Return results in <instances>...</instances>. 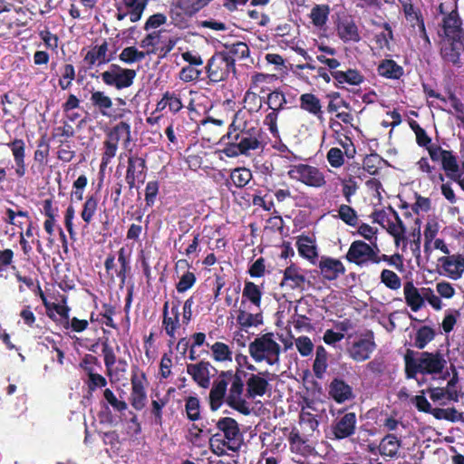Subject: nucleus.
<instances>
[{"label":"nucleus","instance_id":"nucleus-1","mask_svg":"<svg viewBox=\"0 0 464 464\" xmlns=\"http://www.w3.org/2000/svg\"><path fill=\"white\" fill-rule=\"evenodd\" d=\"M227 138L230 142L225 147L223 152L227 157H237L246 154L249 150H256L260 146V131L258 129L247 128L245 113L237 111L229 126Z\"/></svg>","mask_w":464,"mask_h":464},{"label":"nucleus","instance_id":"nucleus-2","mask_svg":"<svg viewBox=\"0 0 464 464\" xmlns=\"http://www.w3.org/2000/svg\"><path fill=\"white\" fill-rule=\"evenodd\" d=\"M216 426L218 432L209 439L211 451L217 456H224L228 451L239 450L243 438L237 422L230 417H223L217 421Z\"/></svg>","mask_w":464,"mask_h":464},{"label":"nucleus","instance_id":"nucleus-3","mask_svg":"<svg viewBox=\"0 0 464 464\" xmlns=\"http://www.w3.org/2000/svg\"><path fill=\"white\" fill-rule=\"evenodd\" d=\"M446 367L447 361L440 353H421L414 357H405V371L409 378H415L420 373L445 379L449 375L448 372H444Z\"/></svg>","mask_w":464,"mask_h":464},{"label":"nucleus","instance_id":"nucleus-4","mask_svg":"<svg viewBox=\"0 0 464 464\" xmlns=\"http://www.w3.org/2000/svg\"><path fill=\"white\" fill-rule=\"evenodd\" d=\"M248 352L256 362H266L268 365H277L281 353V346L274 334L267 333L249 343Z\"/></svg>","mask_w":464,"mask_h":464},{"label":"nucleus","instance_id":"nucleus-5","mask_svg":"<svg viewBox=\"0 0 464 464\" xmlns=\"http://www.w3.org/2000/svg\"><path fill=\"white\" fill-rule=\"evenodd\" d=\"M439 11L444 15L441 28L443 40L463 39L464 32L456 4L451 0L441 3Z\"/></svg>","mask_w":464,"mask_h":464},{"label":"nucleus","instance_id":"nucleus-6","mask_svg":"<svg viewBox=\"0 0 464 464\" xmlns=\"http://www.w3.org/2000/svg\"><path fill=\"white\" fill-rule=\"evenodd\" d=\"M287 174L291 179L308 187L320 188L326 184L324 172L312 165L304 163L292 165Z\"/></svg>","mask_w":464,"mask_h":464},{"label":"nucleus","instance_id":"nucleus-7","mask_svg":"<svg viewBox=\"0 0 464 464\" xmlns=\"http://www.w3.org/2000/svg\"><path fill=\"white\" fill-rule=\"evenodd\" d=\"M378 246H372L362 240L353 241L347 253L346 259L360 266H367L370 263L379 264L381 258L379 256Z\"/></svg>","mask_w":464,"mask_h":464},{"label":"nucleus","instance_id":"nucleus-8","mask_svg":"<svg viewBox=\"0 0 464 464\" xmlns=\"http://www.w3.org/2000/svg\"><path fill=\"white\" fill-rule=\"evenodd\" d=\"M234 59L224 53H215L208 63L207 73L211 82H218L226 80L234 71Z\"/></svg>","mask_w":464,"mask_h":464},{"label":"nucleus","instance_id":"nucleus-9","mask_svg":"<svg viewBox=\"0 0 464 464\" xmlns=\"http://www.w3.org/2000/svg\"><path fill=\"white\" fill-rule=\"evenodd\" d=\"M101 77L106 85L121 90L133 84L136 72L131 69L122 68L117 64H111L107 71L101 74Z\"/></svg>","mask_w":464,"mask_h":464},{"label":"nucleus","instance_id":"nucleus-10","mask_svg":"<svg viewBox=\"0 0 464 464\" xmlns=\"http://www.w3.org/2000/svg\"><path fill=\"white\" fill-rule=\"evenodd\" d=\"M148 4L149 0H121L117 5L116 18L119 21L128 18L130 23H137L141 19Z\"/></svg>","mask_w":464,"mask_h":464},{"label":"nucleus","instance_id":"nucleus-11","mask_svg":"<svg viewBox=\"0 0 464 464\" xmlns=\"http://www.w3.org/2000/svg\"><path fill=\"white\" fill-rule=\"evenodd\" d=\"M231 376L232 371L221 372L214 382L209 392L210 407L213 411L219 409L223 402H226L227 385Z\"/></svg>","mask_w":464,"mask_h":464},{"label":"nucleus","instance_id":"nucleus-12","mask_svg":"<svg viewBox=\"0 0 464 464\" xmlns=\"http://www.w3.org/2000/svg\"><path fill=\"white\" fill-rule=\"evenodd\" d=\"M429 394L434 402L441 406H445L450 401H457L459 400V391L456 386V377L453 376L444 388H430Z\"/></svg>","mask_w":464,"mask_h":464},{"label":"nucleus","instance_id":"nucleus-13","mask_svg":"<svg viewBox=\"0 0 464 464\" xmlns=\"http://www.w3.org/2000/svg\"><path fill=\"white\" fill-rule=\"evenodd\" d=\"M163 315L164 330L171 340L175 341L178 330L183 324L182 319L179 318V303H173L170 310H169V304L165 303Z\"/></svg>","mask_w":464,"mask_h":464},{"label":"nucleus","instance_id":"nucleus-14","mask_svg":"<svg viewBox=\"0 0 464 464\" xmlns=\"http://www.w3.org/2000/svg\"><path fill=\"white\" fill-rule=\"evenodd\" d=\"M230 388L226 397V402L232 408L243 411L246 408L245 401L242 397L244 383L239 374L232 372L229 377Z\"/></svg>","mask_w":464,"mask_h":464},{"label":"nucleus","instance_id":"nucleus-15","mask_svg":"<svg viewBox=\"0 0 464 464\" xmlns=\"http://www.w3.org/2000/svg\"><path fill=\"white\" fill-rule=\"evenodd\" d=\"M147 380L145 375H133L131 378V392H130V404L131 406L140 411L142 410L147 401L146 393Z\"/></svg>","mask_w":464,"mask_h":464},{"label":"nucleus","instance_id":"nucleus-16","mask_svg":"<svg viewBox=\"0 0 464 464\" xmlns=\"http://www.w3.org/2000/svg\"><path fill=\"white\" fill-rule=\"evenodd\" d=\"M440 162L446 176L457 182L464 190V160L462 161L459 169L455 156H453V154L448 150Z\"/></svg>","mask_w":464,"mask_h":464},{"label":"nucleus","instance_id":"nucleus-17","mask_svg":"<svg viewBox=\"0 0 464 464\" xmlns=\"http://www.w3.org/2000/svg\"><path fill=\"white\" fill-rule=\"evenodd\" d=\"M211 364L208 362H199L187 365V372L201 388H208L210 384Z\"/></svg>","mask_w":464,"mask_h":464},{"label":"nucleus","instance_id":"nucleus-18","mask_svg":"<svg viewBox=\"0 0 464 464\" xmlns=\"http://www.w3.org/2000/svg\"><path fill=\"white\" fill-rule=\"evenodd\" d=\"M441 54L449 63L453 64L460 63L464 56L463 39L443 40Z\"/></svg>","mask_w":464,"mask_h":464},{"label":"nucleus","instance_id":"nucleus-19","mask_svg":"<svg viewBox=\"0 0 464 464\" xmlns=\"http://www.w3.org/2000/svg\"><path fill=\"white\" fill-rule=\"evenodd\" d=\"M318 267L323 277L330 281L345 272V267L340 260L328 256H322Z\"/></svg>","mask_w":464,"mask_h":464},{"label":"nucleus","instance_id":"nucleus-20","mask_svg":"<svg viewBox=\"0 0 464 464\" xmlns=\"http://www.w3.org/2000/svg\"><path fill=\"white\" fill-rule=\"evenodd\" d=\"M305 283V275L302 268L295 265L287 266L284 271L282 287L289 289L302 288Z\"/></svg>","mask_w":464,"mask_h":464},{"label":"nucleus","instance_id":"nucleus-21","mask_svg":"<svg viewBox=\"0 0 464 464\" xmlns=\"http://www.w3.org/2000/svg\"><path fill=\"white\" fill-rule=\"evenodd\" d=\"M356 416L353 412L344 414L339 419L336 423L333 426V433L335 439L342 440L345 439L355 430Z\"/></svg>","mask_w":464,"mask_h":464},{"label":"nucleus","instance_id":"nucleus-22","mask_svg":"<svg viewBox=\"0 0 464 464\" xmlns=\"http://www.w3.org/2000/svg\"><path fill=\"white\" fill-rule=\"evenodd\" d=\"M374 348L375 343L372 338H363L354 342L349 348L348 353L353 360L357 362H363L370 358Z\"/></svg>","mask_w":464,"mask_h":464},{"label":"nucleus","instance_id":"nucleus-23","mask_svg":"<svg viewBox=\"0 0 464 464\" xmlns=\"http://www.w3.org/2000/svg\"><path fill=\"white\" fill-rule=\"evenodd\" d=\"M298 254L311 264L314 265L318 258L315 240L307 236H300L296 240Z\"/></svg>","mask_w":464,"mask_h":464},{"label":"nucleus","instance_id":"nucleus-24","mask_svg":"<svg viewBox=\"0 0 464 464\" xmlns=\"http://www.w3.org/2000/svg\"><path fill=\"white\" fill-rule=\"evenodd\" d=\"M401 440L394 434H387L382 439L378 446V451L383 458H399Z\"/></svg>","mask_w":464,"mask_h":464},{"label":"nucleus","instance_id":"nucleus-25","mask_svg":"<svg viewBox=\"0 0 464 464\" xmlns=\"http://www.w3.org/2000/svg\"><path fill=\"white\" fill-rule=\"evenodd\" d=\"M90 100L92 105L98 108L102 116L114 119L121 117V114H116L112 111V101L111 97L106 95L103 92H92Z\"/></svg>","mask_w":464,"mask_h":464},{"label":"nucleus","instance_id":"nucleus-26","mask_svg":"<svg viewBox=\"0 0 464 464\" xmlns=\"http://www.w3.org/2000/svg\"><path fill=\"white\" fill-rule=\"evenodd\" d=\"M420 292L421 287H416L411 281H407L403 285L405 303L414 313L422 309V296Z\"/></svg>","mask_w":464,"mask_h":464},{"label":"nucleus","instance_id":"nucleus-27","mask_svg":"<svg viewBox=\"0 0 464 464\" xmlns=\"http://www.w3.org/2000/svg\"><path fill=\"white\" fill-rule=\"evenodd\" d=\"M8 147L12 151L14 160L15 162V174L18 177L24 176L26 169L24 163L25 145L24 140L16 139L8 143Z\"/></svg>","mask_w":464,"mask_h":464},{"label":"nucleus","instance_id":"nucleus-28","mask_svg":"<svg viewBox=\"0 0 464 464\" xmlns=\"http://www.w3.org/2000/svg\"><path fill=\"white\" fill-rule=\"evenodd\" d=\"M330 396L338 403H343L353 399V390L342 380L334 379L329 387Z\"/></svg>","mask_w":464,"mask_h":464},{"label":"nucleus","instance_id":"nucleus-29","mask_svg":"<svg viewBox=\"0 0 464 464\" xmlns=\"http://www.w3.org/2000/svg\"><path fill=\"white\" fill-rule=\"evenodd\" d=\"M443 268L453 280L459 279L464 273V256L452 255L443 260Z\"/></svg>","mask_w":464,"mask_h":464},{"label":"nucleus","instance_id":"nucleus-30","mask_svg":"<svg viewBox=\"0 0 464 464\" xmlns=\"http://www.w3.org/2000/svg\"><path fill=\"white\" fill-rule=\"evenodd\" d=\"M337 34L344 43H357L361 40L358 27L351 19H344L338 24Z\"/></svg>","mask_w":464,"mask_h":464},{"label":"nucleus","instance_id":"nucleus-31","mask_svg":"<svg viewBox=\"0 0 464 464\" xmlns=\"http://www.w3.org/2000/svg\"><path fill=\"white\" fill-rule=\"evenodd\" d=\"M84 61L90 66L101 65L110 61L108 57V44L103 41L102 44L91 48L84 56Z\"/></svg>","mask_w":464,"mask_h":464},{"label":"nucleus","instance_id":"nucleus-32","mask_svg":"<svg viewBox=\"0 0 464 464\" xmlns=\"http://www.w3.org/2000/svg\"><path fill=\"white\" fill-rule=\"evenodd\" d=\"M268 382L260 374H252L246 381V392L250 398L262 397L268 388Z\"/></svg>","mask_w":464,"mask_h":464},{"label":"nucleus","instance_id":"nucleus-33","mask_svg":"<svg viewBox=\"0 0 464 464\" xmlns=\"http://www.w3.org/2000/svg\"><path fill=\"white\" fill-rule=\"evenodd\" d=\"M330 7L327 5H315L309 14V18L313 25L318 30L326 29V24L329 20Z\"/></svg>","mask_w":464,"mask_h":464},{"label":"nucleus","instance_id":"nucleus-34","mask_svg":"<svg viewBox=\"0 0 464 464\" xmlns=\"http://www.w3.org/2000/svg\"><path fill=\"white\" fill-rule=\"evenodd\" d=\"M385 229L394 237L396 246H400L401 242L405 241V227L397 212L391 214Z\"/></svg>","mask_w":464,"mask_h":464},{"label":"nucleus","instance_id":"nucleus-35","mask_svg":"<svg viewBox=\"0 0 464 464\" xmlns=\"http://www.w3.org/2000/svg\"><path fill=\"white\" fill-rule=\"evenodd\" d=\"M144 168L145 162L143 160L139 158L129 159L126 181L130 188L135 187L137 179H142Z\"/></svg>","mask_w":464,"mask_h":464},{"label":"nucleus","instance_id":"nucleus-36","mask_svg":"<svg viewBox=\"0 0 464 464\" xmlns=\"http://www.w3.org/2000/svg\"><path fill=\"white\" fill-rule=\"evenodd\" d=\"M377 71L381 76L393 80L400 79L404 72L403 68L393 60L382 61L378 65Z\"/></svg>","mask_w":464,"mask_h":464},{"label":"nucleus","instance_id":"nucleus-37","mask_svg":"<svg viewBox=\"0 0 464 464\" xmlns=\"http://www.w3.org/2000/svg\"><path fill=\"white\" fill-rule=\"evenodd\" d=\"M334 79L340 84L348 83L350 85L361 84L364 77L357 70L349 69L347 71H335L332 72Z\"/></svg>","mask_w":464,"mask_h":464},{"label":"nucleus","instance_id":"nucleus-38","mask_svg":"<svg viewBox=\"0 0 464 464\" xmlns=\"http://www.w3.org/2000/svg\"><path fill=\"white\" fill-rule=\"evenodd\" d=\"M237 321L243 328L256 327L263 324V315L261 312L249 313L240 308L237 315Z\"/></svg>","mask_w":464,"mask_h":464},{"label":"nucleus","instance_id":"nucleus-39","mask_svg":"<svg viewBox=\"0 0 464 464\" xmlns=\"http://www.w3.org/2000/svg\"><path fill=\"white\" fill-rule=\"evenodd\" d=\"M262 295L260 286L251 281L245 283L242 297L257 309H260Z\"/></svg>","mask_w":464,"mask_h":464},{"label":"nucleus","instance_id":"nucleus-40","mask_svg":"<svg viewBox=\"0 0 464 464\" xmlns=\"http://www.w3.org/2000/svg\"><path fill=\"white\" fill-rule=\"evenodd\" d=\"M300 107L314 116L322 113L320 100L312 93H304L300 96Z\"/></svg>","mask_w":464,"mask_h":464},{"label":"nucleus","instance_id":"nucleus-41","mask_svg":"<svg viewBox=\"0 0 464 464\" xmlns=\"http://www.w3.org/2000/svg\"><path fill=\"white\" fill-rule=\"evenodd\" d=\"M212 358L218 362H231L233 353L229 346L221 342H216L210 347Z\"/></svg>","mask_w":464,"mask_h":464},{"label":"nucleus","instance_id":"nucleus-42","mask_svg":"<svg viewBox=\"0 0 464 464\" xmlns=\"http://www.w3.org/2000/svg\"><path fill=\"white\" fill-rule=\"evenodd\" d=\"M130 127L126 122H120L109 132L107 140L117 144L121 140L130 142Z\"/></svg>","mask_w":464,"mask_h":464},{"label":"nucleus","instance_id":"nucleus-43","mask_svg":"<svg viewBox=\"0 0 464 464\" xmlns=\"http://www.w3.org/2000/svg\"><path fill=\"white\" fill-rule=\"evenodd\" d=\"M162 43L161 31H154L147 34L140 43V46L145 50L147 54L155 53L157 47Z\"/></svg>","mask_w":464,"mask_h":464},{"label":"nucleus","instance_id":"nucleus-44","mask_svg":"<svg viewBox=\"0 0 464 464\" xmlns=\"http://www.w3.org/2000/svg\"><path fill=\"white\" fill-rule=\"evenodd\" d=\"M402 7L406 20L412 27L418 26L420 31L426 36L424 23L420 12L411 4L405 5Z\"/></svg>","mask_w":464,"mask_h":464},{"label":"nucleus","instance_id":"nucleus-45","mask_svg":"<svg viewBox=\"0 0 464 464\" xmlns=\"http://www.w3.org/2000/svg\"><path fill=\"white\" fill-rule=\"evenodd\" d=\"M146 57V53L138 50L135 46H129L122 49L119 58L126 64H132L142 61Z\"/></svg>","mask_w":464,"mask_h":464},{"label":"nucleus","instance_id":"nucleus-46","mask_svg":"<svg viewBox=\"0 0 464 464\" xmlns=\"http://www.w3.org/2000/svg\"><path fill=\"white\" fill-rule=\"evenodd\" d=\"M420 293L422 296V308L425 303H428L435 311H440L443 308V303L438 296L436 290L430 287H421Z\"/></svg>","mask_w":464,"mask_h":464},{"label":"nucleus","instance_id":"nucleus-47","mask_svg":"<svg viewBox=\"0 0 464 464\" xmlns=\"http://www.w3.org/2000/svg\"><path fill=\"white\" fill-rule=\"evenodd\" d=\"M300 425L304 430L314 432L318 427V420L309 411V407H303L300 413Z\"/></svg>","mask_w":464,"mask_h":464},{"label":"nucleus","instance_id":"nucleus-48","mask_svg":"<svg viewBox=\"0 0 464 464\" xmlns=\"http://www.w3.org/2000/svg\"><path fill=\"white\" fill-rule=\"evenodd\" d=\"M381 282L391 290H398L401 286L400 276L393 271L383 269L380 276Z\"/></svg>","mask_w":464,"mask_h":464},{"label":"nucleus","instance_id":"nucleus-49","mask_svg":"<svg viewBox=\"0 0 464 464\" xmlns=\"http://www.w3.org/2000/svg\"><path fill=\"white\" fill-rule=\"evenodd\" d=\"M98 207V199L93 197H88L83 204L82 210L81 212V217L82 220L89 224L92 220L93 217L96 214Z\"/></svg>","mask_w":464,"mask_h":464},{"label":"nucleus","instance_id":"nucleus-50","mask_svg":"<svg viewBox=\"0 0 464 464\" xmlns=\"http://www.w3.org/2000/svg\"><path fill=\"white\" fill-rule=\"evenodd\" d=\"M230 178L235 186L243 188L251 180L252 173L246 168H237L231 172Z\"/></svg>","mask_w":464,"mask_h":464},{"label":"nucleus","instance_id":"nucleus-51","mask_svg":"<svg viewBox=\"0 0 464 464\" xmlns=\"http://www.w3.org/2000/svg\"><path fill=\"white\" fill-rule=\"evenodd\" d=\"M212 0H180L179 6L186 14L193 15L207 6Z\"/></svg>","mask_w":464,"mask_h":464},{"label":"nucleus","instance_id":"nucleus-52","mask_svg":"<svg viewBox=\"0 0 464 464\" xmlns=\"http://www.w3.org/2000/svg\"><path fill=\"white\" fill-rule=\"evenodd\" d=\"M434 338V331L429 326L420 327L415 336L416 347L422 349Z\"/></svg>","mask_w":464,"mask_h":464},{"label":"nucleus","instance_id":"nucleus-53","mask_svg":"<svg viewBox=\"0 0 464 464\" xmlns=\"http://www.w3.org/2000/svg\"><path fill=\"white\" fill-rule=\"evenodd\" d=\"M75 78V69L72 64H65L62 69V77L59 80V86L63 90H67L72 86Z\"/></svg>","mask_w":464,"mask_h":464},{"label":"nucleus","instance_id":"nucleus-54","mask_svg":"<svg viewBox=\"0 0 464 464\" xmlns=\"http://www.w3.org/2000/svg\"><path fill=\"white\" fill-rule=\"evenodd\" d=\"M185 410L190 420H198L200 418V404L196 397H188L186 401Z\"/></svg>","mask_w":464,"mask_h":464},{"label":"nucleus","instance_id":"nucleus-55","mask_svg":"<svg viewBox=\"0 0 464 464\" xmlns=\"http://www.w3.org/2000/svg\"><path fill=\"white\" fill-rule=\"evenodd\" d=\"M440 226L435 218H430L428 220L425 229H424V238H425V251H428L430 248V244L437 236Z\"/></svg>","mask_w":464,"mask_h":464},{"label":"nucleus","instance_id":"nucleus-56","mask_svg":"<svg viewBox=\"0 0 464 464\" xmlns=\"http://www.w3.org/2000/svg\"><path fill=\"white\" fill-rule=\"evenodd\" d=\"M357 232L361 237L368 240L370 245L377 246V228L363 223L359 226Z\"/></svg>","mask_w":464,"mask_h":464},{"label":"nucleus","instance_id":"nucleus-57","mask_svg":"<svg viewBox=\"0 0 464 464\" xmlns=\"http://www.w3.org/2000/svg\"><path fill=\"white\" fill-rule=\"evenodd\" d=\"M295 345L302 356H309L314 351V343L307 336H299L295 340Z\"/></svg>","mask_w":464,"mask_h":464},{"label":"nucleus","instance_id":"nucleus-58","mask_svg":"<svg viewBox=\"0 0 464 464\" xmlns=\"http://www.w3.org/2000/svg\"><path fill=\"white\" fill-rule=\"evenodd\" d=\"M267 103L272 111H278L286 103L284 93L280 91H274L267 97Z\"/></svg>","mask_w":464,"mask_h":464},{"label":"nucleus","instance_id":"nucleus-59","mask_svg":"<svg viewBox=\"0 0 464 464\" xmlns=\"http://www.w3.org/2000/svg\"><path fill=\"white\" fill-rule=\"evenodd\" d=\"M339 217L349 226H355L358 220V217L354 209L348 205H342L339 208Z\"/></svg>","mask_w":464,"mask_h":464},{"label":"nucleus","instance_id":"nucleus-60","mask_svg":"<svg viewBox=\"0 0 464 464\" xmlns=\"http://www.w3.org/2000/svg\"><path fill=\"white\" fill-rule=\"evenodd\" d=\"M395 212L396 211L392 208L375 210L372 213V219L375 223L385 228V227L388 225L391 214H394Z\"/></svg>","mask_w":464,"mask_h":464},{"label":"nucleus","instance_id":"nucleus-61","mask_svg":"<svg viewBox=\"0 0 464 464\" xmlns=\"http://www.w3.org/2000/svg\"><path fill=\"white\" fill-rule=\"evenodd\" d=\"M436 293L440 299H450L455 295L456 291L450 283L441 281L436 284Z\"/></svg>","mask_w":464,"mask_h":464},{"label":"nucleus","instance_id":"nucleus-62","mask_svg":"<svg viewBox=\"0 0 464 464\" xmlns=\"http://www.w3.org/2000/svg\"><path fill=\"white\" fill-rule=\"evenodd\" d=\"M167 16L162 13H157L150 15L145 24L144 30L150 31L151 29H157L167 23Z\"/></svg>","mask_w":464,"mask_h":464},{"label":"nucleus","instance_id":"nucleus-63","mask_svg":"<svg viewBox=\"0 0 464 464\" xmlns=\"http://www.w3.org/2000/svg\"><path fill=\"white\" fill-rule=\"evenodd\" d=\"M326 158L333 168H340L344 163L343 152L338 148L330 149Z\"/></svg>","mask_w":464,"mask_h":464},{"label":"nucleus","instance_id":"nucleus-64","mask_svg":"<svg viewBox=\"0 0 464 464\" xmlns=\"http://www.w3.org/2000/svg\"><path fill=\"white\" fill-rule=\"evenodd\" d=\"M118 150V145L106 140L104 141V152L102 158V167H106L115 157Z\"/></svg>","mask_w":464,"mask_h":464}]
</instances>
